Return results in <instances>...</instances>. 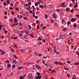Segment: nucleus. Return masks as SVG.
<instances>
[{
	"label": "nucleus",
	"mask_w": 79,
	"mask_h": 79,
	"mask_svg": "<svg viewBox=\"0 0 79 79\" xmlns=\"http://www.w3.org/2000/svg\"><path fill=\"white\" fill-rule=\"evenodd\" d=\"M54 63L55 64H59L60 65H62V63H60V62H58L57 61H55L54 62Z\"/></svg>",
	"instance_id": "nucleus-1"
},
{
	"label": "nucleus",
	"mask_w": 79,
	"mask_h": 79,
	"mask_svg": "<svg viewBox=\"0 0 79 79\" xmlns=\"http://www.w3.org/2000/svg\"><path fill=\"white\" fill-rule=\"evenodd\" d=\"M28 78L29 79H32L33 77H32V76L31 74H29L28 76Z\"/></svg>",
	"instance_id": "nucleus-2"
},
{
	"label": "nucleus",
	"mask_w": 79,
	"mask_h": 79,
	"mask_svg": "<svg viewBox=\"0 0 79 79\" xmlns=\"http://www.w3.org/2000/svg\"><path fill=\"white\" fill-rule=\"evenodd\" d=\"M52 17L54 19H56V14L54 13L52 15Z\"/></svg>",
	"instance_id": "nucleus-3"
},
{
	"label": "nucleus",
	"mask_w": 79,
	"mask_h": 79,
	"mask_svg": "<svg viewBox=\"0 0 79 79\" xmlns=\"http://www.w3.org/2000/svg\"><path fill=\"white\" fill-rule=\"evenodd\" d=\"M12 63L14 64H18V62H17L16 60H13Z\"/></svg>",
	"instance_id": "nucleus-4"
},
{
	"label": "nucleus",
	"mask_w": 79,
	"mask_h": 79,
	"mask_svg": "<svg viewBox=\"0 0 79 79\" xmlns=\"http://www.w3.org/2000/svg\"><path fill=\"white\" fill-rule=\"evenodd\" d=\"M41 77H42L41 76H38L36 78V79H41Z\"/></svg>",
	"instance_id": "nucleus-5"
},
{
	"label": "nucleus",
	"mask_w": 79,
	"mask_h": 79,
	"mask_svg": "<svg viewBox=\"0 0 79 79\" xmlns=\"http://www.w3.org/2000/svg\"><path fill=\"white\" fill-rule=\"evenodd\" d=\"M77 4H78V2H77V4L74 5V8H77V6H78V5H77Z\"/></svg>",
	"instance_id": "nucleus-6"
},
{
	"label": "nucleus",
	"mask_w": 79,
	"mask_h": 79,
	"mask_svg": "<svg viewBox=\"0 0 79 79\" xmlns=\"http://www.w3.org/2000/svg\"><path fill=\"white\" fill-rule=\"evenodd\" d=\"M59 39H63V35L60 34L59 36Z\"/></svg>",
	"instance_id": "nucleus-7"
},
{
	"label": "nucleus",
	"mask_w": 79,
	"mask_h": 79,
	"mask_svg": "<svg viewBox=\"0 0 79 79\" xmlns=\"http://www.w3.org/2000/svg\"><path fill=\"white\" fill-rule=\"evenodd\" d=\"M24 31L26 34H27V35H28V33H29V31H28L27 30H25Z\"/></svg>",
	"instance_id": "nucleus-8"
},
{
	"label": "nucleus",
	"mask_w": 79,
	"mask_h": 79,
	"mask_svg": "<svg viewBox=\"0 0 79 79\" xmlns=\"http://www.w3.org/2000/svg\"><path fill=\"white\" fill-rule=\"evenodd\" d=\"M75 21H76V19H74V18H73L72 19L71 21L72 22H74Z\"/></svg>",
	"instance_id": "nucleus-9"
},
{
	"label": "nucleus",
	"mask_w": 79,
	"mask_h": 79,
	"mask_svg": "<svg viewBox=\"0 0 79 79\" xmlns=\"http://www.w3.org/2000/svg\"><path fill=\"white\" fill-rule=\"evenodd\" d=\"M36 67L37 68H40V69H42V68L40 67V66L37 65H36Z\"/></svg>",
	"instance_id": "nucleus-10"
},
{
	"label": "nucleus",
	"mask_w": 79,
	"mask_h": 79,
	"mask_svg": "<svg viewBox=\"0 0 79 79\" xmlns=\"http://www.w3.org/2000/svg\"><path fill=\"white\" fill-rule=\"evenodd\" d=\"M7 66L8 68H10V67L11 66V64H10V63L8 64L7 65Z\"/></svg>",
	"instance_id": "nucleus-11"
},
{
	"label": "nucleus",
	"mask_w": 79,
	"mask_h": 79,
	"mask_svg": "<svg viewBox=\"0 0 79 79\" xmlns=\"http://www.w3.org/2000/svg\"><path fill=\"white\" fill-rule=\"evenodd\" d=\"M56 73V70H55V69H53L51 72V73Z\"/></svg>",
	"instance_id": "nucleus-12"
},
{
	"label": "nucleus",
	"mask_w": 79,
	"mask_h": 79,
	"mask_svg": "<svg viewBox=\"0 0 79 79\" xmlns=\"http://www.w3.org/2000/svg\"><path fill=\"white\" fill-rule=\"evenodd\" d=\"M30 64V63H26V62H25V63H24V65H27V64Z\"/></svg>",
	"instance_id": "nucleus-13"
},
{
	"label": "nucleus",
	"mask_w": 79,
	"mask_h": 79,
	"mask_svg": "<svg viewBox=\"0 0 79 79\" xmlns=\"http://www.w3.org/2000/svg\"><path fill=\"white\" fill-rule=\"evenodd\" d=\"M65 3L64 2L62 3L61 4L62 6H65V5L64 4Z\"/></svg>",
	"instance_id": "nucleus-14"
},
{
	"label": "nucleus",
	"mask_w": 79,
	"mask_h": 79,
	"mask_svg": "<svg viewBox=\"0 0 79 79\" xmlns=\"http://www.w3.org/2000/svg\"><path fill=\"white\" fill-rule=\"evenodd\" d=\"M62 30L64 31H67V29L66 28H64L62 29Z\"/></svg>",
	"instance_id": "nucleus-15"
},
{
	"label": "nucleus",
	"mask_w": 79,
	"mask_h": 79,
	"mask_svg": "<svg viewBox=\"0 0 79 79\" xmlns=\"http://www.w3.org/2000/svg\"><path fill=\"white\" fill-rule=\"evenodd\" d=\"M50 23H54V22H55V21H54V20H51L50 21Z\"/></svg>",
	"instance_id": "nucleus-16"
},
{
	"label": "nucleus",
	"mask_w": 79,
	"mask_h": 79,
	"mask_svg": "<svg viewBox=\"0 0 79 79\" xmlns=\"http://www.w3.org/2000/svg\"><path fill=\"white\" fill-rule=\"evenodd\" d=\"M15 19V22L14 23H16L17 22H18V20H17V19H16V18H14Z\"/></svg>",
	"instance_id": "nucleus-17"
},
{
	"label": "nucleus",
	"mask_w": 79,
	"mask_h": 79,
	"mask_svg": "<svg viewBox=\"0 0 79 79\" xmlns=\"http://www.w3.org/2000/svg\"><path fill=\"white\" fill-rule=\"evenodd\" d=\"M74 27H77V24L76 23H74Z\"/></svg>",
	"instance_id": "nucleus-18"
},
{
	"label": "nucleus",
	"mask_w": 79,
	"mask_h": 79,
	"mask_svg": "<svg viewBox=\"0 0 79 79\" xmlns=\"http://www.w3.org/2000/svg\"><path fill=\"white\" fill-rule=\"evenodd\" d=\"M40 8H44V6L43 5L40 6Z\"/></svg>",
	"instance_id": "nucleus-19"
},
{
	"label": "nucleus",
	"mask_w": 79,
	"mask_h": 79,
	"mask_svg": "<svg viewBox=\"0 0 79 79\" xmlns=\"http://www.w3.org/2000/svg\"><path fill=\"white\" fill-rule=\"evenodd\" d=\"M64 69L65 70H67V71H68V70L69 69V68H66L65 67H64Z\"/></svg>",
	"instance_id": "nucleus-20"
},
{
	"label": "nucleus",
	"mask_w": 79,
	"mask_h": 79,
	"mask_svg": "<svg viewBox=\"0 0 79 79\" xmlns=\"http://www.w3.org/2000/svg\"><path fill=\"white\" fill-rule=\"evenodd\" d=\"M30 36H31V37L32 38H33L34 37V35L32 34H31Z\"/></svg>",
	"instance_id": "nucleus-21"
},
{
	"label": "nucleus",
	"mask_w": 79,
	"mask_h": 79,
	"mask_svg": "<svg viewBox=\"0 0 79 79\" xmlns=\"http://www.w3.org/2000/svg\"><path fill=\"white\" fill-rule=\"evenodd\" d=\"M3 5H4V6H5L6 5H7V3L5 2H4Z\"/></svg>",
	"instance_id": "nucleus-22"
},
{
	"label": "nucleus",
	"mask_w": 79,
	"mask_h": 79,
	"mask_svg": "<svg viewBox=\"0 0 79 79\" xmlns=\"http://www.w3.org/2000/svg\"><path fill=\"white\" fill-rule=\"evenodd\" d=\"M5 63H10V61H9V60H6L5 61Z\"/></svg>",
	"instance_id": "nucleus-23"
},
{
	"label": "nucleus",
	"mask_w": 79,
	"mask_h": 79,
	"mask_svg": "<svg viewBox=\"0 0 79 79\" xmlns=\"http://www.w3.org/2000/svg\"><path fill=\"white\" fill-rule=\"evenodd\" d=\"M35 5L36 6H38V3H37V2L35 3Z\"/></svg>",
	"instance_id": "nucleus-24"
},
{
	"label": "nucleus",
	"mask_w": 79,
	"mask_h": 79,
	"mask_svg": "<svg viewBox=\"0 0 79 79\" xmlns=\"http://www.w3.org/2000/svg\"><path fill=\"white\" fill-rule=\"evenodd\" d=\"M69 10H70V9H69V8H68L66 9V11H69Z\"/></svg>",
	"instance_id": "nucleus-25"
},
{
	"label": "nucleus",
	"mask_w": 79,
	"mask_h": 79,
	"mask_svg": "<svg viewBox=\"0 0 79 79\" xmlns=\"http://www.w3.org/2000/svg\"><path fill=\"white\" fill-rule=\"evenodd\" d=\"M36 74L38 75V76H40V73H39V72H37L36 73Z\"/></svg>",
	"instance_id": "nucleus-26"
},
{
	"label": "nucleus",
	"mask_w": 79,
	"mask_h": 79,
	"mask_svg": "<svg viewBox=\"0 0 79 79\" xmlns=\"http://www.w3.org/2000/svg\"><path fill=\"white\" fill-rule=\"evenodd\" d=\"M15 67L16 65H15L14 64L12 65V68H15Z\"/></svg>",
	"instance_id": "nucleus-27"
},
{
	"label": "nucleus",
	"mask_w": 79,
	"mask_h": 79,
	"mask_svg": "<svg viewBox=\"0 0 79 79\" xmlns=\"http://www.w3.org/2000/svg\"><path fill=\"white\" fill-rule=\"evenodd\" d=\"M20 51L22 52H25V49H23V50H20Z\"/></svg>",
	"instance_id": "nucleus-28"
},
{
	"label": "nucleus",
	"mask_w": 79,
	"mask_h": 79,
	"mask_svg": "<svg viewBox=\"0 0 79 79\" xmlns=\"http://www.w3.org/2000/svg\"><path fill=\"white\" fill-rule=\"evenodd\" d=\"M14 58H15L16 59H18V58L16 57V56L15 55H14Z\"/></svg>",
	"instance_id": "nucleus-29"
},
{
	"label": "nucleus",
	"mask_w": 79,
	"mask_h": 79,
	"mask_svg": "<svg viewBox=\"0 0 79 79\" xmlns=\"http://www.w3.org/2000/svg\"><path fill=\"white\" fill-rule=\"evenodd\" d=\"M22 69V67L20 66L18 68L19 70H21V69Z\"/></svg>",
	"instance_id": "nucleus-30"
},
{
	"label": "nucleus",
	"mask_w": 79,
	"mask_h": 79,
	"mask_svg": "<svg viewBox=\"0 0 79 79\" xmlns=\"http://www.w3.org/2000/svg\"><path fill=\"white\" fill-rule=\"evenodd\" d=\"M26 37H27V36L26 35H24V39H27V38Z\"/></svg>",
	"instance_id": "nucleus-31"
},
{
	"label": "nucleus",
	"mask_w": 79,
	"mask_h": 79,
	"mask_svg": "<svg viewBox=\"0 0 79 79\" xmlns=\"http://www.w3.org/2000/svg\"><path fill=\"white\" fill-rule=\"evenodd\" d=\"M7 4H10V1L8 0L7 1Z\"/></svg>",
	"instance_id": "nucleus-32"
},
{
	"label": "nucleus",
	"mask_w": 79,
	"mask_h": 79,
	"mask_svg": "<svg viewBox=\"0 0 79 79\" xmlns=\"http://www.w3.org/2000/svg\"><path fill=\"white\" fill-rule=\"evenodd\" d=\"M46 26H44V27H42V29H43V30H44V29L45 28H46Z\"/></svg>",
	"instance_id": "nucleus-33"
},
{
	"label": "nucleus",
	"mask_w": 79,
	"mask_h": 79,
	"mask_svg": "<svg viewBox=\"0 0 79 79\" xmlns=\"http://www.w3.org/2000/svg\"><path fill=\"white\" fill-rule=\"evenodd\" d=\"M1 54H5V52H3V51H2Z\"/></svg>",
	"instance_id": "nucleus-34"
},
{
	"label": "nucleus",
	"mask_w": 79,
	"mask_h": 79,
	"mask_svg": "<svg viewBox=\"0 0 79 79\" xmlns=\"http://www.w3.org/2000/svg\"><path fill=\"white\" fill-rule=\"evenodd\" d=\"M74 12V9H72L70 10V12L71 13H73V12Z\"/></svg>",
	"instance_id": "nucleus-35"
},
{
	"label": "nucleus",
	"mask_w": 79,
	"mask_h": 79,
	"mask_svg": "<svg viewBox=\"0 0 79 79\" xmlns=\"http://www.w3.org/2000/svg\"><path fill=\"white\" fill-rule=\"evenodd\" d=\"M67 63H68L69 64L70 63H71V61H69V60H68V61H67Z\"/></svg>",
	"instance_id": "nucleus-36"
},
{
	"label": "nucleus",
	"mask_w": 79,
	"mask_h": 79,
	"mask_svg": "<svg viewBox=\"0 0 79 79\" xmlns=\"http://www.w3.org/2000/svg\"><path fill=\"white\" fill-rule=\"evenodd\" d=\"M42 2V1L41 0H38V3H40Z\"/></svg>",
	"instance_id": "nucleus-37"
},
{
	"label": "nucleus",
	"mask_w": 79,
	"mask_h": 79,
	"mask_svg": "<svg viewBox=\"0 0 79 79\" xmlns=\"http://www.w3.org/2000/svg\"><path fill=\"white\" fill-rule=\"evenodd\" d=\"M47 75H45L44 76V79H47Z\"/></svg>",
	"instance_id": "nucleus-38"
},
{
	"label": "nucleus",
	"mask_w": 79,
	"mask_h": 79,
	"mask_svg": "<svg viewBox=\"0 0 79 79\" xmlns=\"http://www.w3.org/2000/svg\"><path fill=\"white\" fill-rule=\"evenodd\" d=\"M9 9H10V10H13V8L11 7H9Z\"/></svg>",
	"instance_id": "nucleus-39"
},
{
	"label": "nucleus",
	"mask_w": 79,
	"mask_h": 79,
	"mask_svg": "<svg viewBox=\"0 0 79 79\" xmlns=\"http://www.w3.org/2000/svg\"><path fill=\"white\" fill-rule=\"evenodd\" d=\"M33 27H35V23H33Z\"/></svg>",
	"instance_id": "nucleus-40"
},
{
	"label": "nucleus",
	"mask_w": 79,
	"mask_h": 79,
	"mask_svg": "<svg viewBox=\"0 0 79 79\" xmlns=\"http://www.w3.org/2000/svg\"><path fill=\"white\" fill-rule=\"evenodd\" d=\"M74 64L76 65H78L79 63H74Z\"/></svg>",
	"instance_id": "nucleus-41"
},
{
	"label": "nucleus",
	"mask_w": 79,
	"mask_h": 79,
	"mask_svg": "<svg viewBox=\"0 0 79 79\" xmlns=\"http://www.w3.org/2000/svg\"><path fill=\"white\" fill-rule=\"evenodd\" d=\"M24 78H23V77H22V76H21L20 77V79H23Z\"/></svg>",
	"instance_id": "nucleus-42"
},
{
	"label": "nucleus",
	"mask_w": 79,
	"mask_h": 79,
	"mask_svg": "<svg viewBox=\"0 0 79 79\" xmlns=\"http://www.w3.org/2000/svg\"><path fill=\"white\" fill-rule=\"evenodd\" d=\"M62 23H64V22H65V21L64 20V19H62Z\"/></svg>",
	"instance_id": "nucleus-43"
},
{
	"label": "nucleus",
	"mask_w": 79,
	"mask_h": 79,
	"mask_svg": "<svg viewBox=\"0 0 79 79\" xmlns=\"http://www.w3.org/2000/svg\"><path fill=\"white\" fill-rule=\"evenodd\" d=\"M70 23H71V22H68V23H67V25H69Z\"/></svg>",
	"instance_id": "nucleus-44"
},
{
	"label": "nucleus",
	"mask_w": 79,
	"mask_h": 79,
	"mask_svg": "<svg viewBox=\"0 0 79 79\" xmlns=\"http://www.w3.org/2000/svg\"><path fill=\"white\" fill-rule=\"evenodd\" d=\"M42 54H39V56H42Z\"/></svg>",
	"instance_id": "nucleus-45"
},
{
	"label": "nucleus",
	"mask_w": 79,
	"mask_h": 79,
	"mask_svg": "<svg viewBox=\"0 0 79 79\" xmlns=\"http://www.w3.org/2000/svg\"><path fill=\"white\" fill-rule=\"evenodd\" d=\"M42 41H43V42L45 43V42L46 40H45L43 39L42 40Z\"/></svg>",
	"instance_id": "nucleus-46"
},
{
	"label": "nucleus",
	"mask_w": 79,
	"mask_h": 79,
	"mask_svg": "<svg viewBox=\"0 0 79 79\" xmlns=\"http://www.w3.org/2000/svg\"><path fill=\"white\" fill-rule=\"evenodd\" d=\"M45 18H48V16H47V15H45Z\"/></svg>",
	"instance_id": "nucleus-47"
},
{
	"label": "nucleus",
	"mask_w": 79,
	"mask_h": 79,
	"mask_svg": "<svg viewBox=\"0 0 79 79\" xmlns=\"http://www.w3.org/2000/svg\"><path fill=\"white\" fill-rule=\"evenodd\" d=\"M52 67H51L50 69H49V71H52Z\"/></svg>",
	"instance_id": "nucleus-48"
},
{
	"label": "nucleus",
	"mask_w": 79,
	"mask_h": 79,
	"mask_svg": "<svg viewBox=\"0 0 79 79\" xmlns=\"http://www.w3.org/2000/svg\"><path fill=\"white\" fill-rule=\"evenodd\" d=\"M54 53H56V51H57L56 50V49H54Z\"/></svg>",
	"instance_id": "nucleus-49"
},
{
	"label": "nucleus",
	"mask_w": 79,
	"mask_h": 79,
	"mask_svg": "<svg viewBox=\"0 0 79 79\" xmlns=\"http://www.w3.org/2000/svg\"><path fill=\"white\" fill-rule=\"evenodd\" d=\"M15 10H17V11H19V9H18V7H16L15 8Z\"/></svg>",
	"instance_id": "nucleus-50"
},
{
	"label": "nucleus",
	"mask_w": 79,
	"mask_h": 79,
	"mask_svg": "<svg viewBox=\"0 0 79 79\" xmlns=\"http://www.w3.org/2000/svg\"><path fill=\"white\" fill-rule=\"evenodd\" d=\"M2 25H0V29H2Z\"/></svg>",
	"instance_id": "nucleus-51"
},
{
	"label": "nucleus",
	"mask_w": 79,
	"mask_h": 79,
	"mask_svg": "<svg viewBox=\"0 0 79 79\" xmlns=\"http://www.w3.org/2000/svg\"><path fill=\"white\" fill-rule=\"evenodd\" d=\"M37 29H39V26L37 25Z\"/></svg>",
	"instance_id": "nucleus-52"
},
{
	"label": "nucleus",
	"mask_w": 79,
	"mask_h": 79,
	"mask_svg": "<svg viewBox=\"0 0 79 79\" xmlns=\"http://www.w3.org/2000/svg\"><path fill=\"white\" fill-rule=\"evenodd\" d=\"M11 13H12V15H15V13L14 12V11H12L11 12Z\"/></svg>",
	"instance_id": "nucleus-53"
},
{
	"label": "nucleus",
	"mask_w": 79,
	"mask_h": 79,
	"mask_svg": "<svg viewBox=\"0 0 79 79\" xmlns=\"http://www.w3.org/2000/svg\"><path fill=\"white\" fill-rule=\"evenodd\" d=\"M29 13H32V11H31V10H30Z\"/></svg>",
	"instance_id": "nucleus-54"
},
{
	"label": "nucleus",
	"mask_w": 79,
	"mask_h": 79,
	"mask_svg": "<svg viewBox=\"0 0 79 79\" xmlns=\"http://www.w3.org/2000/svg\"><path fill=\"white\" fill-rule=\"evenodd\" d=\"M67 77H70V75L69 74V73H68L67 74Z\"/></svg>",
	"instance_id": "nucleus-55"
},
{
	"label": "nucleus",
	"mask_w": 79,
	"mask_h": 79,
	"mask_svg": "<svg viewBox=\"0 0 79 79\" xmlns=\"http://www.w3.org/2000/svg\"><path fill=\"white\" fill-rule=\"evenodd\" d=\"M26 14H27V15H29V12H27V11H26Z\"/></svg>",
	"instance_id": "nucleus-56"
},
{
	"label": "nucleus",
	"mask_w": 79,
	"mask_h": 79,
	"mask_svg": "<svg viewBox=\"0 0 79 79\" xmlns=\"http://www.w3.org/2000/svg\"><path fill=\"white\" fill-rule=\"evenodd\" d=\"M4 15H7V12L6 11H5Z\"/></svg>",
	"instance_id": "nucleus-57"
},
{
	"label": "nucleus",
	"mask_w": 79,
	"mask_h": 79,
	"mask_svg": "<svg viewBox=\"0 0 79 79\" xmlns=\"http://www.w3.org/2000/svg\"><path fill=\"white\" fill-rule=\"evenodd\" d=\"M43 64H45V62L44 61V59L43 60Z\"/></svg>",
	"instance_id": "nucleus-58"
},
{
	"label": "nucleus",
	"mask_w": 79,
	"mask_h": 79,
	"mask_svg": "<svg viewBox=\"0 0 79 79\" xmlns=\"http://www.w3.org/2000/svg\"><path fill=\"white\" fill-rule=\"evenodd\" d=\"M50 48H48V51L49 52H50Z\"/></svg>",
	"instance_id": "nucleus-59"
},
{
	"label": "nucleus",
	"mask_w": 79,
	"mask_h": 79,
	"mask_svg": "<svg viewBox=\"0 0 79 79\" xmlns=\"http://www.w3.org/2000/svg\"><path fill=\"white\" fill-rule=\"evenodd\" d=\"M4 32L5 33V34H6V33H7L8 32V31H4Z\"/></svg>",
	"instance_id": "nucleus-60"
},
{
	"label": "nucleus",
	"mask_w": 79,
	"mask_h": 79,
	"mask_svg": "<svg viewBox=\"0 0 79 79\" xmlns=\"http://www.w3.org/2000/svg\"><path fill=\"white\" fill-rule=\"evenodd\" d=\"M50 79H54V77H50Z\"/></svg>",
	"instance_id": "nucleus-61"
},
{
	"label": "nucleus",
	"mask_w": 79,
	"mask_h": 79,
	"mask_svg": "<svg viewBox=\"0 0 79 79\" xmlns=\"http://www.w3.org/2000/svg\"><path fill=\"white\" fill-rule=\"evenodd\" d=\"M39 40H42V39H41V38L40 37L39 38Z\"/></svg>",
	"instance_id": "nucleus-62"
},
{
	"label": "nucleus",
	"mask_w": 79,
	"mask_h": 79,
	"mask_svg": "<svg viewBox=\"0 0 79 79\" xmlns=\"http://www.w3.org/2000/svg\"><path fill=\"white\" fill-rule=\"evenodd\" d=\"M14 45L15 47H16L17 48V45L16 44H14Z\"/></svg>",
	"instance_id": "nucleus-63"
},
{
	"label": "nucleus",
	"mask_w": 79,
	"mask_h": 79,
	"mask_svg": "<svg viewBox=\"0 0 79 79\" xmlns=\"http://www.w3.org/2000/svg\"><path fill=\"white\" fill-rule=\"evenodd\" d=\"M35 18L36 19H38V17L37 16H35Z\"/></svg>",
	"instance_id": "nucleus-64"
}]
</instances>
